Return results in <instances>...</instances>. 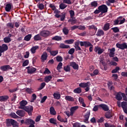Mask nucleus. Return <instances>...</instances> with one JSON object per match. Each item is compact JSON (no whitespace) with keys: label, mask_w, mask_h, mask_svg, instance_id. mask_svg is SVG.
Listing matches in <instances>:
<instances>
[{"label":"nucleus","mask_w":127,"mask_h":127,"mask_svg":"<svg viewBox=\"0 0 127 127\" xmlns=\"http://www.w3.org/2000/svg\"><path fill=\"white\" fill-rule=\"evenodd\" d=\"M52 40H55L56 41H60L62 40V37L59 36H55L52 38Z\"/></svg>","instance_id":"nucleus-36"},{"label":"nucleus","mask_w":127,"mask_h":127,"mask_svg":"<svg viewBox=\"0 0 127 127\" xmlns=\"http://www.w3.org/2000/svg\"><path fill=\"white\" fill-rule=\"evenodd\" d=\"M0 70L1 71H3L4 72L7 71V70H12V67L10 66L9 65H5L3 66H1L0 67Z\"/></svg>","instance_id":"nucleus-9"},{"label":"nucleus","mask_w":127,"mask_h":127,"mask_svg":"<svg viewBox=\"0 0 127 127\" xmlns=\"http://www.w3.org/2000/svg\"><path fill=\"white\" fill-rule=\"evenodd\" d=\"M116 99L118 101H121L122 100L123 97H122V95L120 93H117L116 95Z\"/></svg>","instance_id":"nucleus-44"},{"label":"nucleus","mask_w":127,"mask_h":127,"mask_svg":"<svg viewBox=\"0 0 127 127\" xmlns=\"http://www.w3.org/2000/svg\"><path fill=\"white\" fill-rule=\"evenodd\" d=\"M88 29L89 30H91V29H94V30H95V31H97V30H98V28H97V27H96L94 25L89 26H88Z\"/></svg>","instance_id":"nucleus-49"},{"label":"nucleus","mask_w":127,"mask_h":127,"mask_svg":"<svg viewBox=\"0 0 127 127\" xmlns=\"http://www.w3.org/2000/svg\"><path fill=\"white\" fill-rule=\"evenodd\" d=\"M37 6L39 9L41 10H42V9H44V5L43 3H38L37 4Z\"/></svg>","instance_id":"nucleus-50"},{"label":"nucleus","mask_w":127,"mask_h":127,"mask_svg":"<svg viewBox=\"0 0 127 127\" xmlns=\"http://www.w3.org/2000/svg\"><path fill=\"white\" fill-rule=\"evenodd\" d=\"M62 66H63V64L61 62H60L57 66V70L59 71L61 69H62Z\"/></svg>","instance_id":"nucleus-58"},{"label":"nucleus","mask_w":127,"mask_h":127,"mask_svg":"<svg viewBox=\"0 0 127 127\" xmlns=\"http://www.w3.org/2000/svg\"><path fill=\"white\" fill-rule=\"evenodd\" d=\"M116 47L121 49V50H125V49H127V43H123L122 44L117 43L116 44Z\"/></svg>","instance_id":"nucleus-3"},{"label":"nucleus","mask_w":127,"mask_h":127,"mask_svg":"<svg viewBox=\"0 0 127 127\" xmlns=\"http://www.w3.org/2000/svg\"><path fill=\"white\" fill-rule=\"evenodd\" d=\"M105 127H114L115 125L112 124L111 123H106L104 124Z\"/></svg>","instance_id":"nucleus-54"},{"label":"nucleus","mask_w":127,"mask_h":127,"mask_svg":"<svg viewBox=\"0 0 127 127\" xmlns=\"http://www.w3.org/2000/svg\"><path fill=\"white\" fill-rule=\"evenodd\" d=\"M104 51H105V50L99 46H96L94 48V52L97 53L98 55H101Z\"/></svg>","instance_id":"nucleus-5"},{"label":"nucleus","mask_w":127,"mask_h":127,"mask_svg":"<svg viewBox=\"0 0 127 127\" xmlns=\"http://www.w3.org/2000/svg\"><path fill=\"white\" fill-rule=\"evenodd\" d=\"M32 36V35L31 34H28L27 35L24 37V40H25V41H29L30 39H31Z\"/></svg>","instance_id":"nucleus-40"},{"label":"nucleus","mask_w":127,"mask_h":127,"mask_svg":"<svg viewBox=\"0 0 127 127\" xmlns=\"http://www.w3.org/2000/svg\"><path fill=\"white\" fill-rule=\"evenodd\" d=\"M10 117L13 119H18L19 118V117L16 115V114H15L14 113H11L10 114Z\"/></svg>","instance_id":"nucleus-53"},{"label":"nucleus","mask_w":127,"mask_h":127,"mask_svg":"<svg viewBox=\"0 0 127 127\" xmlns=\"http://www.w3.org/2000/svg\"><path fill=\"white\" fill-rule=\"evenodd\" d=\"M105 117L106 119H111L113 118V114L110 112H107L105 113Z\"/></svg>","instance_id":"nucleus-37"},{"label":"nucleus","mask_w":127,"mask_h":127,"mask_svg":"<svg viewBox=\"0 0 127 127\" xmlns=\"http://www.w3.org/2000/svg\"><path fill=\"white\" fill-rule=\"evenodd\" d=\"M60 47L62 49H68V48H70V46L62 43L60 45Z\"/></svg>","instance_id":"nucleus-33"},{"label":"nucleus","mask_w":127,"mask_h":127,"mask_svg":"<svg viewBox=\"0 0 127 127\" xmlns=\"http://www.w3.org/2000/svg\"><path fill=\"white\" fill-rule=\"evenodd\" d=\"M78 101L84 108H86V104H85V102L84 101V99L82 97H79L78 99Z\"/></svg>","instance_id":"nucleus-26"},{"label":"nucleus","mask_w":127,"mask_h":127,"mask_svg":"<svg viewBox=\"0 0 127 127\" xmlns=\"http://www.w3.org/2000/svg\"><path fill=\"white\" fill-rule=\"evenodd\" d=\"M53 96L55 100H60L61 99V95L59 93H54Z\"/></svg>","instance_id":"nucleus-34"},{"label":"nucleus","mask_w":127,"mask_h":127,"mask_svg":"<svg viewBox=\"0 0 127 127\" xmlns=\"http://www.w3.org/2000/svg\"><path fill=\"white\" fill-rule=\"evenodd\" d=\"M69 13L70 14V18H73L75 16V11L73 10H70L69 11Z\"/></svg>","instance_id":"nucleus-46"},{"label":"nucleus","mask_w":127,"mask_h":127,"mask_svg":"<svg viewBox=\"0 0 127 127\" xmlns=\"http://www.w3.org/2000/svg\"><path fill=\"white\" fill-rule=\"evenodd\" d=\"M69 66H70V67H72L74 70H78V69L79 68V65H78V64H76L74 62L70 63Z\"/></svg>","instance_id":"nucleus-14"},{"label":"nucleus","mask_w":127,"mask_h":127,"mask_svg":"<svg viewBox=\"0 0 127 127\" xmlns=\"http://www.w3.org/2000/svg\"><path fill=\"white\" fill-rule=\"evenodd\" d=\"M50 54L52 56H56L58 54V51H52Z\"/></svg>","instance_id":"nucleus-57"},{"label":"nucleus","mask_w":127,"mask_h":127,"mask_svg":"<svg viewBox=\"0 0 127 127\" xmlns=\"http://www.w3.org/2000/svg\"><path fill=\"white\" fill-rule=\"evenodd\" d=\"M75 52V49L71 48L68 51V54H70V55H72V54H74V53Z\"/></svg>","instance_id":"nucleus-61"},{"label":"nucleus","mask_w":127,"mask_h":127,"mask_svg":"<svg viewBox=\"0 0 127 127\" xmlns=\"http://www.w3.org/2000/svg\"><path fill=\"white\" fill-rule=\"evenodd\" d=\"M34 41H39V40H42V38L40 35V33L34 36Z\"/></svg>","instance_id":"nucleus-20"},{"label":"nucleus","mask_w":127,"mask_h":127,"mask_svg":"<svg viewBox=\"0 0 127 127\" xmlns=\"http://www.w3.org/2000/svg\"><path fill=\"white\" fill-rule=\"evenodd\" d=\"M38 48H39L38 46L32 47L31 48V52L32 53V54H34V53L36 52V50L38 49Z\"/></svg>","instance_id":"nucleus-35"},{"label":"nucleus","mask_w":127,"mask_h":127,"mask_svg":"<svg viewBox=\"0 0 127 127\" xmlns=\"http://www.w3.org/2000/svg\"><path fill=\"white\" fill-rule=\"evenodd\" d=\"M3 41L4 43H9V42H11V39L10 38L5 37L3 38Z\"/></svg>","instance_id":"nucleus-39"},{"label":"nucleus","mask_w":127,"mask_h":127,"mask_svg":"<svg viewBox=\"0 0 127 127\" xmlns=\"http://www.w3.org/2000/svg\"><path fill=\"white\" fill-rule=\"evenodd\" d=\"M91 85V83L90 82H81L79 83V87H80V88H86V87H88V86H90Z\"/></svg>","instance_id":"nucleus-15"},{"label":"nucleus","mask_w":127,"mask_h":127,"mask_svg":"<svg viewBox=\"0 0 127 127\" xmlns=\"http://www.w3.org/2000/svg\"><path fill=\"white\" fill-rule=\"evenodd\" d=\"M122 18H123V17H119L116 20H115L114 21V25H118V24H120V23H119V22H120V20H121V19H122Z\"/></svg>","instance_id":"nucleus-41"},{"label":"nucleus","mask_w":127,"mask_h":127,"mask_svg":"<svg viewBox=\"0 0 127 127\" xmlns=\"http://www.w3.org/2000/svg\"><path fill=\"white\" fill-rule=\"evenodd\" d=\"M110 26H111V24L110 23H107L104 24L103 29L104 31H108L110 29Z\"/></svg>","instance_id":"nucleus-22"},{"label":"nucleus","mask_w":127,"mask_h":127,"mask_svg":"<svg viewBox=\"0 0 127 127\" xmlns=\"http://www.w3.org/2000/svg\"><path fill=\"white\" fill-rule=\"evenodd\" d=\"M45 86H46V83H45V82H42L41 84L40 87L38 88V91H41Z\"/></svg>","instance_id":"nucleus-47"},{"label":"nucleus","mask_w":127,"mask_h":127,"mask_svg":"<svg viewBox=\"0 0 127 127\" xmlns=\"http://www.w3.org/2000/svg\"><path fill=\"white\" fill-rule=\"evenodd\" d=\"M85 122H88L89 121V118H90V112H87L86 113L84 116Z\"/></svg>","instance_id":"nucleus-38"},{"label":"nucleus","mask_w":127,"mask_h":127,"mask_svg":"<svg viewBox=\"0 0 127 127\" xmlns=\"http://www.w3.org/2000/svg\"><path fill=\"white\" fill-rule=\"evenodd\" d=\"M7 26H8V27H10L11 28H13L14 25L12 22H10V23H8L7 24Z\"/></svg>","instance_id":"nucleus-64"},{"label":"nucleus","mask_w":127,"mask_h":127,"mask_svg":"<svg viewBox=\"0 0 127 127\" xmlns=\"http://www.w3.org/2000/svg\"><path fill=\"white\" fill-rule=\"evenodd\" d=\"M78 29L79 30H85L86 29V27L85 26H78Z\"/></svg>","instance_id":"nucleus-62"},{"label":"nucleus","mask_w":127,"mask_h":127,"mask_svg":"<svg viewBox=\"0 0 127 127\" xmlns=\"http://www.w3.org/2000/svg\"><path fill=\"white\" fill-rule=\"evenodd\" d=\"M12 6V4L7 3L5 7V10L7 11V12H9V11H10V9H11Z\"/></svg>","instance_id":"nucleus-21"},{"label":"nucleus","mask_w":127,"mask_h":127,"mask_svg":"<svg viewBox=\"0 0 127 127\" xmlns=\"http://www.w3.org/2000/svg\"><path fill=\"white\" fill-rule=\"evenodd\" d=\"M26 69L27 70L28 74H34L36 72L37 69L32 66H28L26 67Z\"/></svg>","instance_id":"nucleus-6"},{"label":"nucleus","mask_w":127,"mask_h":127,"mask_svg":"<svg viewBox=\"0 0 127 127\" xmlns=\"http://www.w3.org/2000/svg\"><path fill=\"white\" fill-rule=\"evenodd\" d=\"M99 107H100L105 112H108L109 111V106L106 104H100L99 105Z\"/></svg>","instance_id":"nucleus-18"},{"label":"nucleus","mask_w":127,"mask_h":127,"mask_svg":"<svg viewBox=\"0 0 127 127\" xmlns=\"http://www.w3.org/2000/svg\"><path fill=\"white\" fill-rule=\"evenodd\" d=\"M112 30H113V32L115 33H117V32H120V29L118 27H115L111 28Z\"/></svg>","instance_id":"nucleus-48"},{"label":"nucleus","mask_w":127,"mask_h":127,"mask_svg":"<svg viewBox=\"0 0 127 127\" xmlns=\"http://www.w3.org/2000/svg\"><path fill=\"white\" fill-rule=\"evenodd\" d=\"M65 100L68 102H74V98L71 96H66L65 97Z\"/></svg>","instance_id":"nucleus-30"},{"label":"nucleus","mask_w":127,"mask_h":127,"mask_svg":"<svg viewBox=\"0 0 127 127\" xmlns=\"http://www.w3.org/2000/svg\"><path fill=\"white\" fill-rule=\"evenodd\" d=\"M47 57H48L47 53L46 52H44L41 57L42 62H45V60H47Z\"/></svg>","instance_id":"nucleus-16"},{"label":"nucleus","mask_w":127,"mask_h":127,"mask_svg":"<svg viewBox=\"0 0 127 127\" xmlns=\"http://www.w3.org/2000/svg\"><path fill=\"white\" fill-rule=\"evenodd\" d=\"M90 5L91 7H97L98 6V2L96 1H94L91 2Z\"/></svg>","instance_id":"nucleus-45"},{"label":"nucleus","mask_w":127,"mask_h":127,"mask_svg":"<svg viewBox=\"0 0 127 127\" xmlns=\"http://www.w3.org/2000/svg\"><path fill=\"white\" fill-rule=\"evenodd\" d=\"M26 105H27V101L25 100H22L20 102V106L19 107V109H21L22 110H24L26 108Z\"/></svg>","instance_id":"nucleus-10"},{"label":"nucleus","mask_w":127,"mask_h":127,"mask_svg":"<svg viewBox=\"0 0 127 127\" xmlns=\"http://www.w3.org/2000/svg\"><path fill=\"white\" fill-rule=\"evenodd\" d=\"M69 30L68 29V28H67V27H64L63 28V32L64 34V35H68V34H69Z\"/></svg>","instance_id":"nucleus-27"},{"label":"nucleus","mask_w":127,"mask_h":127,"mask_svg":"<svg viewBox=\"0 0 127 127\" xmlns=\"http://www.w3.org/2000/svg\"><path fill=\"white\" fill-rule=\"evenodd\" d=\"M80 46H84L85 48H88L90 46H92V43L88 41H81L80 42Z\"/></svg>","instance_id":"nucleus-7"},{"label":"nucleus","mask_w":127,"mask_h":127,"mask_svg":"<svg viewBox=\"0 0 127 127\" xmlns=\"http://www.w3.org/2000/svg\"><path fill=\"white\" fill-rule=\"evenodd\" d=\"M24 124L26 126H30V125L35 124V121L31 119H26L25 121Z\"/></svg>","instance_id":"nucleus-11"},{"label":"nucleus","mask_w":127,"mask_h":127,"mask_svg":"<svg viewBox=\"0 0 127 127\" xmlns=\"http://www.w3.org/2000/svg\"><path fill=\"white\" fill-rule=\"evenodd\" d=\"M56 60L58 62H62L63 61V58L60 56H58L56 57Z\"/></svg>","instance_id":"nucleus-56"},{"label":"nucleus","mask_w":127,"mask_h":127,"mask_svg":"<svg viewBox=\"0 0 127 127\" xmlns=\"http://www.w3.org/2000/svg\"><path fill=\"white\" fill-rule=\"evenodd\" d=\"M26 113H28L29 116H31L32 115V113H33V107L32 106H26L25 107L24 109Z\"/></svg>","instance_id":"nucleus-4"},{"label":"nucleus","mask_w":127,"mask_h":127,"mask_svg":"<svg viewBox=\"0 0 127 127\" xmlns=\"http://www.w3.org/2000/svg\"><path fill=\"white\" fill-rule=\"evenodd\" d=\"M50 115H52V116H55V115H56V111H55V109L53 106L50 107Z\"/></svg>","instance_id":"nucleus-25"},{"label":"nucleus","mask_w":127,"mask_h":127,"mask_svg":"<svg viewBox=\"0 0 127 127\" xmlns=\"http://www.w3.org/2000/svg\"><path fill=\"white\" fill-rule=\"evenodd\" d=\"M15 121L13 119H6L7 127H11L14 124Z\"/></svg>","instance_id":"nucleus-13"},{"label":"nucleus","mask_w":127,"mask_h":127,"mask_svg":"<svg viewBox=\"0 0 127 127\" xmlns=\"http://www.w3.org/2000/svg\"><path fill=\"white\" fill-rule=\"evenodd\" d=\"M52 79V76L51 75L45 76L44 78L45 82L46 83H49V82H50V81H51Z\"/></svg>","instance_id":"nucleus-32"},{"label":"nucleus","mask_w":127,"mask_h":127,"mask_svg":"<svg viewBox=\"0 0 127 127\" xmlns=\"http://www.w3.org/2000/svg\"><path fill=\"white\" fill-rule=\"evenodd\" d=\"M109 57H114L115 56V51H116V49L115 48H112V49H109Z\"/></svg>","instance_id":"nucleus-19"},{"label":"nucleus","mask_w":127,"mask_h":127,"mask_svg":"<svg viewBox=\"0 0 127 127\" xmlns=\"http://www.w3.org/2000/svg\"><path fill=\"white\" fill-rule=\"evenodd\" d=\"M108 6L106 5V4H102L98 6V9H96L94 11V13L95 14H99V13H100L101 11L106 13V12H108Z\"/></svg>","instance_id":"nucleus-1"},{"label":"nucleus","mask_w":127,"mask_h":127,"mask_svg":"<svg viewBox=\"0 0 127 127\" xmlns=\"http://www.w3.org/2000/svg\"><path fill=\"white\" fill-rule=\"evenodd\" d=\"M79 109V106H74L70 108V116H72L75 113V111Z\"/></svg>","instance_id":"nucleus-23"},{"label":"nucleus","mask_w":127,"mask_h":127,"mask_svg":"<svg viewBox=\"0 0 127 127\" xmlns=\"http://www.w3.org/2000/svg\"><path fill=\"white\" fill-rule=\"evenodd\" d=\"M49 122L50 124H53V125H57V123L56 122V120L53 118H51L49 120Z\"/></svg>","instance_id":"nucleus-52"},{"label":"nucleus","mask_w":127,"mask_h":127,"mask_svg":"<svg viewBox=\"0 0 127 127\" xmlns=\"http://www.w3.org/2000/svg\"><path fill=\"white\" fill-rule=\"evenodd\" d=\"M122 108L123 110V111L125 114L127 115V103L123 101L122 102Z\"/></svg>","instance_id":"nucleus-12"},{"label":"nucleus","mask_w":127,"mask_h":127,"mask_svg":"<svg viewBox=\"0 0 127 127\" xmlns=\"http://www.w3.org/2000/svg\"><path fill=\"white\" fill-rule=\"evenodd\" d=\"M74 41L75 40L74 39H69L65 40L64 42L66 43V44H73Z\"/></svg>","instance_id":"nucleus-43"},{"label":"nucleus","mask_w":127,"mask_h":127,"mask_svg":"<svg viewBox=\"0 0 127 127\" xmlns=\"http://www.w3.org/2000/svg\"><path fill=\"white\" fill-rule=\"evenodd\" d=\"M73 93L75 94H80L82 93V88L81 87H77L73 90Z\"/></svg>","instance_id":"nucleus-28"},{"label":"nucleus","mask_w":127,"mask_h":127,"mask_svg":"<svg viewBox=\"0 0 127 127\" xmlns=\"http://www.w3.org/2000/svg\"><path fill=\"white\" fill-rule=\"evenodd\" d=\"M29 63V61L28 60H26L22 64L23 67H25V66H27Z\"/></svg>","instance_id":"nucleus-59"},{"label":"nucleus","mask_w":127,"mask_h":127,"mask_svg":"<svg viewBox=\"0 0 127 127\" xmlns=\"http://www.w3.org/2000/svg\"><path fill=\"white\" fill-rule=\"evenodd\" d=\"M57 119L59 121V122H61V123H67V120L64 121V119L62 118V117L60 115L58 116Z\"/></svg>","instance_id":"nucleus-42"},{"label":"nucleus","mask_w":127,"mask_h":127,"mask_svg":"<svg viewBox=\"0 0 127 127\" xmlns=\"http://www.w3.org/2000/svg\"><path fill=\"white\" fill-rule=\"evenodd\" d=\"M16 113L18 116H19V117H24L25 115V113L23 110H18L16 111Z\"/></svg>","instance_id":"nucleus-24"},{"label":"nucleus","mask_w":127,"mask_h":127,"mask_svg":"<svg viewBox=\"0 0 127 127\" xmlns=\"http://www.w3.org/2000/svg\"><path fill=\"white\" fill-rule=\"evenodd\" d=\"M66 6H67V5L63 3H61L60 4V8H61V9H65Z\"/></svg>","instance_id":"nucleus-51"},{"label":"nucleus","mask_w":127,"mask_h":127,"mask_svg":"<svg viewBox=\"0 0 127 127\" xmlns=\"http://www.w3.org/2000/svg\"><path fill=\"white\" fill-rule=\"evenodd\" d=\"M64 69L65 72H70V66L69 65L64 66Z\"/></svg>","instance_id":"nucleus-60"},{"label":"nucleus","mask_w":127,"mask_h":127,"mask_svg":"<svg viewBox=\"0 0 127 127\" xmlns=\"http://www.w3.org/2000/svg\"><path fill=\"white\" fill-rule=\"evenodd\" d=\"M119 70H120V67L117 66L115 69L112 70L111 72L112 74H114L115 73H118Z\"/></svg>","instance_id":"nucleus-55"},{"label":"nucleus","mask_w":127,"mask_h":127,"mask_svg":"<svg viewBox=\"0 0 127 127\" xmlns=\"http://www.w3.org/2000/svg\"><path fill=\"white\" fill-rule=\"evenodd\" d=\"M104 35H105V32L102 29H98L96 34V36H97L98 37H101V36H103Z\"/></svg>","instance_id":"nucleus-17"},{"label":"nucleus","mask_w":127,"mask_h":127,"mask_svg":"<svg viewBox=\"0 0 127 127\" xmlns=\"http://www.w3.org/2000/svg\"><path fill=\"white\" fill-rule=\"evenodd\" d=\"M51 34V32L47 30H43L40 32V35L42 37H48Z\"/></svg>","instance_id":"nucleus-2"},{"label":"nucleus","mask_w":127,"mask_h":127,"mask_svg":"<svg viewBox=\"0 0 127 127\" xmlns=\"http://www.w3.org/2000/svg\"><path fill=\"white\" fill-rule=\"evenodd\" d=\"M8 99V96H0V102H5L7 101Z\"/></svg>","instance_id":"nucleus-29"},{"label":"nucleus","mask_w":127,"mask_h":127,"mask_svg":"<svg viewBox=\"0 0 127 127\" xmlns=\"http://www.w3.org/2000/svg\"><path fill=\"white\" fill-rule=\"evenodd\" d=\"M8 50V47L7 45L5 44H3L1 46H0V52H5Z\"/></svg>","instance_id":"nucleus-8"},{"label":"nucleus","mask_w":127,"mask_h":127,"mask_svg":"<svg viewBox=\"0 0 127 127\" xmlns=\"http://www.w3.org/2000/svg\"><path fill=\"white\" fill-rule=\"evenodd\" d=\"M68 22H71V25H74V24L77 23V20L74 19V18H71L68 20Z\"/></svg>","instance_id":"nucleus-31"},{"label":"nucleus","mask_w":127,"mask_h":127,"mask_svg":"<svg viewBox=\"0 0 127 127\" xmlns=\"http://www.w3.org/2000/svg\"><path fill=\"white\" fill-rule=\"evenodd\" d=\"M73 127H81V124L76 122L73 124Z\"/></svg>","instance_id":"nucleus-63"}]
</instances>
